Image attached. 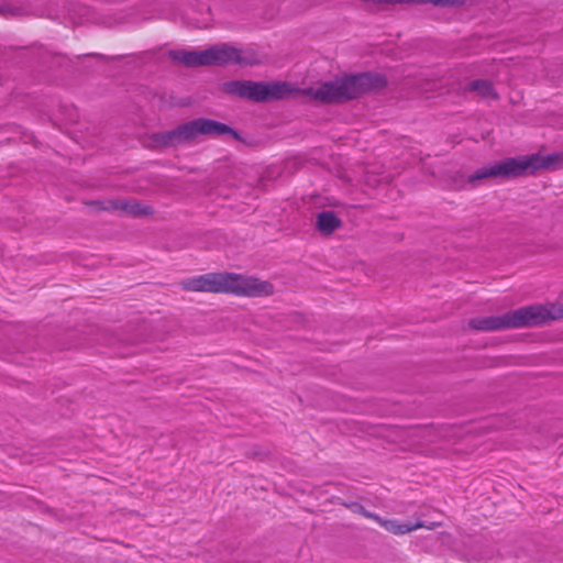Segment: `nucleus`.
I'll list each match as a JSON object with an SVG mask.
<instances>
[{"instance_id":"obj_1","label":"nucleus","mask_w":563,"mask_h":563,"mask_svg":"<svg viewBox=\"0 0 563 563\" xmlns=\"http://www.w3.org/2000/svg\"><path fill=\"white\" fill-rule=\"evenodd\" d=\"M187 291L227 292L238 296L258 297L273 294V285L252 276L234 273H208L181 282Z\"/></svg>"},{"instance_id":"obj_2","label":"nucleus","mask_w":563,"mask_h":563,"mask_svg":"<svg viewBox=\"0 0 563 563\" xmlns=\"http://www.w3.org/2000/svg\"><path fill=\"white\" fill-rule=\"evenodd\" d=\"M563 309L554 303L548 306L533 305L496 317L472 319L470 325L477 330L495 331L510 328L537 325L548 320L559 319Z\"/></svg>"},{"instance_id":"obj_3","label":"nucleus","mask_w":563,"mask_h":563,"mask_svg":"<svg viewBox=\"0 0 563 563\" xmlns=\"http://www.w3.org/2000/svg\"><path fill=\"white\" fill-rule=\"evenodd\" d=\"M169 56L188 67L225 64L254 65L260 62L253 49H239L225 43L213 45L203 51H170Z\"/></svg>"},{"instance_id":"obj_4","label":"nucleus","mask_w":563,"mask_h":563,"mask_svg":"<svg viewBox=\"0 0 563 563\" xmlns=\"http://www.w3.org/2000/svg\"><path fill=\"white\" fill-rule=\"evenodd\" d=\"M378 82H380L379 76L365 73L321 82L316 87L305 90V93L310 99L323 103L344 102L375 88Z\"/></svg>"},{"instance_id":"obj_5","label":"nucleus","mask_w":563,"mask_h":563,"mask_svg":"<svg viewBox=\"0 0 563 563\" xmlns=\"http://www.w3.org/2000/svg\"><path fill=\"white\" fill-rule=\"evenodd\" d=\"M228 93L253 101H268L292 96L297 89L286 81H251L235 80L224 85Z\"/></svg>"},{"instance_id":"obj_6","label":"nucleus","mask_w":563,"mask_h":563,"mask_svg":"<svg viewBox=\"0 0 563 563\" xmlns=\"http://www.w3.org/2000/svg\"><path fill=\"white\" fill-rule=\"evenodd\" d=\"M222 134H232L233 136H236V133L223 123L209 119H197L187 122L173 131L157 134L155 141L162 146H174L184 141L195 139L198 135Z\"/></svg>"},{"instance_id":"obj_7","label":"nucleus","mask_w":563,"mask_h":563,"mask_svg":"<svg viewBox=\"0 0 563 563\" xmlns=\"http://www.w3.org/2000/svg\"><path fill=\"white\" fill-rule=\"evenodd\" d=\"M550 163L545 162L538 155L507 158L501 162H495L487 166L477 169L473 175L470 176V181L473 183L478 179L488 177H516L528 173H532L536 169L549 167Z\"/></svg>"},{"instance_id":"obj_8","label":"nucleus","mask_w":563,"mask_h":563,"mask_svg":"<svg viewBox=\"0 0 563 563\" xmlns=\"http://www.w3.org/2000/svg\"><path fill=\"white\" fill-rule=\"evenodd\" d=\"M341 225V220L332 211L320 212L317 217V229L324 235L333 233Z\"/></svg>"},{"instance_id":"obj_9","label":"nucleus","mask_w":563,"mask_h":563,"mask_svg":"<svg viewBox=\"0 0 563 563\" xmlns=\"http://www.w3.org/2000/svg\"><path fill=\"white\" fill-rule=\"evenodd\" d=\"M376 522L394 534H405L423 527V523L420 521H417L415 523H400L397 520H386L380 517L379 520H377Z\"/></svg>"},{"instance_id":"obj_10","label":"nucleus","mask_w":563,"mask_h":563,"mask_svg":"<svg viewBox=\"0 0 563 563\" xmlns=\"http://www.w3.org/2000/svg\"><path fill=\"white\" fill-rule=\"evenodd\" d=\"M471 89L477 91L483 97H496L494 88L489 81L478 80L471 84Z\"/></svg>"},{"instance_id":"obj_11","label":"nucleus","mask_w":563,"mask_h":563,"mask_svg":"<svg viewBox=\"0 0 563 563\" xmlns=\"http://www.w3.org/2000/svg\"><path fill=\"white\" fill-rule=\"evenodd\" d=\"M347 507L353 511V512H356V514H360L362 516H364L365 518H368V519H372V520H379V516L371 512V511H367L362 505L360 504H356V503H353L351 505H347Z\"/></svg>"},{"instance_id":"obj_12","label":"nucleus","mask_w":563,"mask_h":563,"mask_svg":"<svg viewBox=\"0 0 563 563\" xmlns=\"http://www.w3.org/2000/svg\"><path fill=\"white\" fill-rule=\"evenodd\" d=\"M0 13L3 15H21L24 14V11L20 8H11L9 5L0 7Z\"/></svg>"},{"instance_id":"obj_13","label":"nucleus","mask_w":563,"mask_h":563,"mask_svg":"<svg viewBox=\"0 0 563 563\" xmlns=\"http://www.w3.org/2000/svg\"><path fill=\"white\" fill-rule=\"evenodd\" d=\"M187 19H188V23L195 27H206L207 26V23L203 21L195 20L189 16Z\"/></svg>"}]
</instances>
